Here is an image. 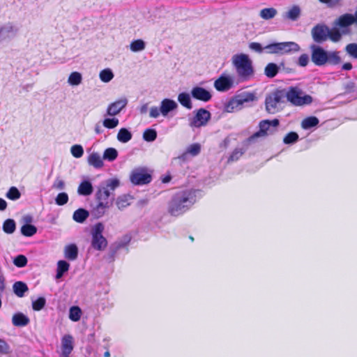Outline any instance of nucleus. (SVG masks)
<instances>
[{"label": "nucleus", "instance_id": "39448f33", "mask_svg": "<svg viewBox=\"0 0 357 357\" xmlns=\"http://www.w3.org/2000/svg\"><path fill=\"white\" fill-rule=\"evenodd\" d=\"M286 90L276 89L267 94L265 98L266 110L269 114H275L282 108L286 99Z\"/></svg>", "mask_w": 357, "mask_h": 357}, {"label": "nucleus", "instance_id": "5fc2aeb1", "mask_svg": "<svg viewBox=\"0 0 357 357\" xmlns=\"http://www.w3.org/2000/svg\"><path fill=\"white\" fill-rule=\"evenodd\" d=\"M120 185V182L117 178H112L107 181V184L105 188H107L109 191H114Z\"/></svg>", "mask_w": 357, "mask_h": 357}, {"label": "nucleus", "instance_id": "a18cd8bd", "mask_svg": "<svg viewBox=\"0 0 357 357\" xmlns=\"http://www.w3.org/2000/svg\"><path fill=\"white\" fill-rule=\"evenodd\" d=\"M46 304V300L44 297H39L32 302V308L35 311L41 310Z\"/></svg>", "mask_w": 357, "mask_h": 357}, {"label": "nucleus", "instance_id": "338daca9", "mask_svg": "<svg viewBox=\"0 0 357 357\" xmlns=\"http://www.w3.org/2000/svg\"><path fill=\"white\" fill-rule=\"evenodd\" d=\"M352 64L349 62L345 63L342 65V68L344 70H350L352 68Z\"/></svg>", "mask_w": 357, "mask_h": 357}, {"label": "nucleus", "instance_id": "2eb2a0df", "mask_svg": "<svg viewBox=\"0 0 357 357\" xmlns=\"http://www.w3.org/2000/svg\"><path fill=\"white\" fill-rule=\"evenodd\" d=\"M73 337L71 335H65L61 338V357H69L73 350Z\"/></svg>", "mask_w": 357, "mask_h": 357}, {"label": "nucleus", "instance_id": "69168bd1", "mask_svg": "<svg viewBox=\"0 0 357 357\" xmlns=\"http://www.w3.org/2000/svg\"><path fill=\"white\" fill-rule=\"evenodd\" d=\"M7 208V202L2 198H0V211H4Z\"/></svg>", "mask_w": 357, "mask_h": 357}, {"label": "nucleus", "instance_id": "393cba45", "mask_svg": "<svg viewBox=\"0 0 357 357\" xmlns=\"http://www.w3.org/2000/svg\"><path fill=\"white\" fill-rule=\"evenodd\" d=\"M89 216V213L88 211L84 208H78L73 213V218L75 222L82 223Z\"/></svg>", "mask_w": 357, "mask_h": 357}, {"label": "nucleus", "instance_id": "774afa93", "mask_svg": "<svg viewBox=\"0 0 357 357\" xmlns=\"http://www.w3.org/2000/svg\"><path fill=\"white\" fill-rule=\"evenodd\" d=\"M147 109H148V107H147V105H144L141 107L140 108V112L141 114H145L147 112Z\"/></svg>", "mask_w": 357, "mask_h": 357}, {"label": "nucleus", "instance_id": "423d86ee", "mask_svg": "<svg viewBox=\"0 0 357 357\" xmlns=\"http://www.w3.org/2000/svg\"><path fill=\"white\" fill-rule=\"evenodd\" d=\"M286 99L294 106H304L310 105L312 102V97L305 94L304 92L297 86H290L286 91Z\"/></svg>", "mask_w": 357, "mask_h": 357}, {"label": "nucleus", "instance_id": "680f3d73", "mask_svg": "<svg viewBox=\"0 0 357 357\" xmlns=\"http://www.w3.org/2000/svg\"><path fill=\"white\" fill-rule=\"evenodd\" d=\"M321 3L327 4L329 7H334L340 4V0H319Z\"/></svg>", "mask_w": 357, "mask_h": 357}, {"label": "nucleus", "instance_id": "5701e85b", "mask_svg": "<svg viewBox=\"0 0 357 357\" xmlns=\"http://www.w3.org/2000/svg\"><path fill=\"white\" fill-rule=\"evenodd\" d=\"M102 159L98 153H92L88 157V162L95 168L99 169L103 166Z\"/></svg>", "mask_w": 357, "mask_h": 357}, {"label": "nucleus", "instance_id": "0e129e2a", "mask_svg": "<svg viewBox=\"0 0 357 357\" xmlns=\"http://www.w3.org/2000/svg\"><path fill=\"white\" fill-rule=\"evenodd\" d=\"M269 126L273 127H278L280 124V121L278 119H274L273 120H268Z\"/></svg>", "mask_w": 357, "mask_h": 357}, {"label": "nucleus", "instance_id": "e433bc0d", "mask_svg": "<svg viewBox=\"0 0 357 357\" xmlns=\"http://www.w3.org/2000/svg\"><path fill=\"white\" fill-rule=\"evenodd\" d=\"M328 38L334 43L338 42L342 38V33L337 27L328 28Z\"/></svg>", "mask_w": 357, "mask_h": 357}, {"label": "nucleus", "instance_id": "6e6d98bb", "mask_svg": "<svg viewBox=\"0 0 357 357\" xmlns=\"http://www.w3.org/2000/svg\"><path fill=\"white\" fill-rule=\"evenodd\" d=\"M10 352L8 344L5 340L0 339V354H8Z\"/></svg>", "mask_w": 357, "mask_h": 357}, {"label": "nucleus", "instance_id": "09e8293b", "mask_svg": "<svg viewBox=\"0 0 357 357\" xmlns=\"http://www.w3.org/2000/svg\"><path fill=\"white\" fill-rule=\"evenodd\" d=\"M70 152L75 158H79L84 154V149L81 145L75 144L71 146Z\"/></svg>", "mask_w": 357, "mask_h": 357}, {"label": "nucleus", "instance_id": "1a4fd4ad", "mask_svg": "<svg viewBox=\"0 0 357 357\" xmlns=\"http://www.w3.org/2000/svg\"><path fill=\"white\" fill-rule=\"evenodd\" d=\"M130 181L135 185H146L151 182L152 176L145 168H137L131 172Z\"/></svg>", "mask_w": 357, "mask_h": 357}, {"label": "nucleus", "instance_id": "a878e982", "mask_svg": "<svg viewBox=\"0 0 357 357\" xmlns=\"http://www.w3.org/2000/svg\"><path fill=\"white\" fill-rule=\"evenodd\" d=\"M279 66L274 63H268L264 68V74L268 78H273L279 72Z\"/></svg>", "mask_w": 357, "mask_h": 357}, {"label": "nucleus", "instance_id": "c9c22d12", "mask_svg": "<svg viewBox=\"0 0 357 357\" xmlns=\"http://www.w3.org/2000/svg\"><path fill=\"white\" fill-rule=\"evenodd\" d=\"M82 315L81 309L78 306H73L70 308L69 319L73 321H77Z\"/></svg>", "mask_w": 357, "mask_h": 357}, {"label": "nucleus", "instance_id": "4468645a", "mask_svg": "<svg viewBox=\"0 0 357 357\" xmlns=\"http://www.w3.org/2000/svg\"><path fill=\"white\" fill-rule=\"evenodd\" d=\"M259 130L255 133H253L250 137H249L247 139L248 142H254L259 137H264L268 135V130H269L270 126L268 123V120H262L259 123Z\"/></svg>", "mask_w": 357, "mask_h": 357}, {"label": "nucleus", "instance_id": "4be33fe9", "mask_svg": "<svg viewBox=\"0 0 357 357\" xmlns=\"http://www.w3.org/2000/svg\"><path fill=\"white\" fill-rule=\"evenodd\" d=\"M92 184L89 181H84L80 183L77 188V192L80 195L88 196L93 192Z\"/></svg>", "mask_w": 357, "mask_h": 357}, {"label": "nucleus", "instance_id": "8fccbe9b", "mask_svg": "<svg viewBox=\"0 0 357 357\" xmlns=\"http://www.w3.org/2000/svg\"><path fill=\"white\" fill-rule=\"evenodd\" d=\"M345 50L353 58L357 59V44L356 43H349L346 47Z\"/></svg>", "mask_w": 357, "mask_h": 357}, {"label": "nucleus", "instance_id": "f257e3e1", "mask_svg": "<svg viewBox=\"0 0 357 357\" xmlns=\"http://www.w3.org/2000/svg\"><path fill=\"white\" fill-rule=\"evenodd\" d=\"M196 195L193 190H183L176 192L168 204V212L171 215L183 214L195 204Z\"/></svg>", "mask_w": 357, "mask_h": 357}, {"label": "nucleus", "instance_id": "c03bdc74", "mask_svg": "<svg viewBox=\"0 0 357 357\" xmlns=\"http://www.w3.org/2000/svg\"><path fill=\"white\" fill-rule=\"evenodd\" d=\"M144 48L145 43L141 39L135 40L130 43V50L132 52H139L143 50Z\"/></svg>", "mask_w": 357, "mask_h": 357}, {"label": "nucleus", "instance_id": "f704fd0d", "mask_svg": "<svg viewBox=\"0 0 357 357\" xmlns=\"http://www.w3.org/2000/svg\"><path fill=\"white\" fill-rule=\"evenodd\" d=\"M277 14L276 9L273 8H264L260 11V17L264 20H270L273 18Z\"/></svg>", "mask_w": 357, "mask_h": 357}, {"label": "nucleus", "instance_id": "bb28decb", "mask_svg": "<svg viewBox=\"0 0 357 357\" xmlns=\"http://www.w3.org/2000/svg\"><path fill=\"white\" fill-rule=\"evenodd\" d=\"M178 101L185 108L190 109L192 107L190 96L188 93L183 92L178 94Z\"/></svg>", "mask_w": 357, "mask_h": 357}, {"label": "nucleus", "instance_id": "7ed1b4c3", "mask_svg": "<svg viewBox=\"0 0 357 357\" xmlns=\"http://www.w3.org/2000/svg\"><path fill=\"white\" fill-rule=\"evenodd\" d=\"M232 63L238 78L243 81L250 79L254 75L252 61L245 54H237L232 57Z\"/></svg>", "mask_w": 357, "mask_h": 357}, {"label": "nucleus", "instance_id": "6e6552de", "mask_svg": "<svg viewBox=\"0 0 357 357\" xmlns=\"http://www.w3.org/2000/svg\"><path fill=\"white\" fill-rule=\"evenodd\" d=\"M104 229V225L101 222L96 224L92 228L91 246L96 250H104L107 246V241L102 235Z\"/></svg>", "mask_w": 357, "mask_h": 357}, {"label": "nucleus", "instance_id": "a211bd4d", "mask_svg": "<svg viewBox=\"0 0 357 357\" xmlns=\"http://www.w3.org/2000/svg\"><path fill=\"white\" fill-rule=\"evenodd\" d=\"M178 107L177 103L169 98H165L160 103V112L163 116H167L168 114L175 110Z\"/></svg>", "mask_w": 357, "mask_h": 357}, {"label": "nucleus", "instance_id": "37998d69", "mask_svg": "<svg viewBox=\"0 0 357 357\" xmlns=\"http://www.w3.org/2000/svg\"><path fill=\"white\" fill-rule=\"evenodd\" d=\"M28 262L27 258L23 255H19L13 259V264L18 268H23L26 266Z\"/></svg>", "mask_w": 357, "mask_h": 357}, {"label": "nucleus", "instance_id": "b1692460", "mask_svg": "<svg viewBox=\"0 0 357 357\" xmlns=\"http://www.w3.org/2000/svg\"><path fill=\"white\" fill-rule=\"evenodd\" d=\"M132 197L129 195H122L117 197L116 205L119 210H123L130 205V200Z\"/></svg>", "mask_w": 357, "mask_h": 357}, {"label": "nucleus", "instance_id": "864d4df0", "mask_svg": "<svg viewBox=\"0 0 357 357\" xmlns=\"http://www.w3.org/2000/svg\"><path fill=\"white\" fill-rule=\"evenodd\" d=\"M255 96L252 93H246L241 96L238 100V102L240 104H243L244 102H248L250 101H253L255 99Z\"/></svg>", "mask_w": 357, "mask_h": 357}, {"label": "nucleus", "instance_id": "9b49d317", "mask_svg": "<svg viewBox=\"0 0 357 357\" xmlns=\"http://www.w3.org/2000/svg\"><path fill=\"white\" fill-rule=\"evenodd\" d=\"M328 27L325 24H317L312 29L313 40L317 43H321L328 39Z\"/></svg>", "mask_w": 357, "mask_h": 357}, {"label": "nucleus", "instance_id": "7c9ffc66", "mask_svg": "<svg viewBox=\"0 0 357 357\" xmlns=\"http://www.w3.org/2000/svg\"><path fill=\"white\" fill-rule=\"evenodd\" d=\"M70 267V264L64 261V260H60L58 261L57 264V269H56V278H60L63 276V273L68 271Z\"/></svg>", "mask_w": 357, "mask_h": 357}, {"label": "nucleus", "instance_id": "4d7b16f0", "mask_svg": "<svg viewBox=\"0 0 357 357\" xmlns=\"http://www.w3.org/2000/svg\"><path fill=\"white\" fill-rule=\"evenodd\" d=\"M249 47L258 53H261L264 49V47H262L261 45L257 42H252L249 44Z\"/></svg>", "mask_w": 357, "mask_h": 357}, {"label": "nucleus", "instance_id": "f8f14e48", "mask_svg": "<svg viewBox=\"0 0 357 357\" xmlns=\"http://www.w3.org/2000/svg\"><path fill=\"white\" fill-rule=\"evenodd\" d=\"M233 86V80L228 76L221 75L214 82V87L218 91H227Z\"/></svg>", "mask_w": 357, "mask_h": 357}, {"label": "nucleus", "instance_id": "603ef678", "mask_svg": "<svg viewBox=\"0 0 357 357\" xmlns=\"http://www.w3.org/2000/svg\"><path fill=\"white\" fill-rule=\"evenodd\" d=\"M119 119L116 118L113 119H105L103 121V126L109 129H112L119 125Z\"/></svg>", "mask_w": 357, "mask_h": 357}, {"label": "nucleus", "instance_id": "13d9d810", "mask_svg": "<svg viewBox=\"0 0 357 357\" xmlns=\"http://www.w3.org/2000/svg\"><path fill=\"white\" fill-rule=\"evenodd\" d=\"M309 62V56L307 54H301L298 61V64L300 66L305 67L307 65Z\"/></svg>", "mask_w": 357, "mask_h": 357}, {"label": "nucleus", "instance_id": "052dcab7", "mask_svg": "<svg viewBox=\"0 0 357 357\" xmlns=\"http://www.w3.org/2000/svg\"><path fill=\"white\" fill-rule=\"evenodd\" d=\"M52 188L59 190H61L65 188V183L60 178H56L52 184Z\"/></svg>", "mask_w": 357, "mask_h": 357}, {"label": "nucleus", "instance_id": "cd10ccee", "mask_svg": "<svg viewBox=\"0 0 357 357\" xmlns=\"http://www.w3.org/2000/svg\"><path fill=\"white\" fill-rule=\"evenodd\" d=\"M132 133L125 128H121L117 134V139L122 143L129 142L132 139Z\"/></svg>", "mask_w": 357, "mask_h": 357}, {"label": "nucleus", "instance_id": "e2e57ef3", "mask_svg": "<svg viewBox=\"0 0 357 357\" xmlns=\"http://www.w3.org/2000/svg\"><path fill=\"white\" fill-rule=\"evenodd\" d=\"M6 289L5 278L3 275H0V294L3 292Z\"/></svg>", "mask_w": 357, "mask_h": 357}, {"label": "nucleus", "instance_id": "aec40b11", "mask_svg": "<svg viewBox=\"0 0 357 357\" xmlns=\"http://www.w3.org/2000/svg\"><path fill=\"white\" fill-rule=\"evenodd\" d=\"M64 256L70 261L75 260L78 257V248L77 245L73 243L66 245L64 248Z\"/></svg>", "mask_w": 357, "mask_h": 357}, {"label": "nucleus", "instance_id": "c756f323", "mask_svg": "<svg viewBox=\"0 0 357 357\" xmlns=\"http://www.w3.org/2000/svg\"><path fill=\"white\" fill-rule=\"evenodd\" d=\"M319 119L316 116H309L304 119L301 122V126L303 129H309L319 124Z\"/></svg>", "mask_w": 357, "mask_h": 357}, {"label": "nucleus", "instance_id": "de8ad7c7", "mask_svg": "<svg viewBox=\"0 0 357 357\" xmlns=\"http://www.w3.org/2000/svg\"><path fill=\"white\" fill-rule=\"evenodd\" d=\"M113 77V73L110 69H104L100 73V78L104 82H109Z\"/></svg>", "mask_w": 357, "mask_h": 357}, {"label": "nucleus", "instance_id": "ea45409f", "mask_svg": "<svg viewBox=\"0 0 357 357\" xmlns=\"http://www.w3.org/2000/svg\"><path fill=\"white\" fill-rule=\"evenodd\" d=\"M68 82L72 86H77L82 82V75L78 72H73L70 75Z\"/></svg>", "mask_w": 357, "mask_h": 357}, {"label": "nucleus", "instance_id": "3c124183", "mask_svg": "<svg viewBox=\"0 0 357 357\" xmlns=\"http://www.w3.org/2000/svg\"><path fill=\"white\" fill-rule=\"evenodd\" d=\"M201 151V146L199 144L195 143L190 145L187 149V153H190L192 156L197 155Z\"/></svg>", "mask_w": 357, "mask_h": 357}, {"label": "nucleus", "instance_id": "bf43d9fd", "mask_svg": "<svg viewBox=\"0 0 357 357\" xmlns=\"http://www.w3.org/2000/svg\"><path fill=\"white\" fill-rule=\"evenodd\" d=\"M160 114H161L160 107L159 108L155 106L151 107L150 112H149L150 117L156 119V118L159 117V116Z\"/></svg>", "mask_w": 357, "mask_h": 357}, {"label": "nucleus", "instance_id": "6ab92c4d", "mask_svg": "<svg viewBox=\"0 0 357 357\" xmlns=\"http://www.w3.org/2000/svg\"><path fill=\"white\" fill-rule=\"evenodd\" d=\"M30 320L22 312H17L12 317V324L17 327H23L29 324Z\"/></svg>", "mask_w": 357, "mask_h": 357}, {"label": "nucleus", "instance_id": "a19ab883", "mask_svg": "<svg viewBox=\"0 0 357 357\" xmlns=\"http://www.w3.org/2000/svg\"><path fill=\"white\" fill-rule=\"evenodd\" d=\"M299 136L296 132H288L283 138V142L285 144H290L296 142Z\"/></svg>", "mask_w": 357, "mask_h": 357}, {"label": "nucleus", "instance_id": "f3484780", "mask_svg": "<svg viewBox=\"0 0 357 357\" xmlns=\"http://www.w3.org/2000/svg\"><path fill=\"white\" fill-rule=\"evenodd\" d=\"M354 24V15L350 13H345L340 15L334 22V25L341 29L347 28Z\"/></svg>", "mask_w": 357, "mask_h": 357}, {"label": "nucleus", "instance_id": "f03ea898", "mask_svg": "<svg viewBox=\"0 0 357 357\" xmlns=\"http://www.w3.org/2000/svg\"><path fill=\"white\" fill-rule=\"evenodd\" d=\"M312 61L317 66L326 64L337 66L342 61L340 52L338 51L327 52L316 45L310 46Z\"/></svg>", "mask_w": 357, "mask_h": 357}, {"label": "nucleus", "instance_id": "20e7f679", "mask_svg": "<svg viewBox=\"0 0 357 357\" xmlns=\"http://www.w3.org/2000/svg\"><path fill=\"white\" fill-rule=\"evenodd\" d=\"M96 200L97 204L93 207L92 213L97 218H100L112 206L114 195L107 188H99L96 193Z\"/></svg>", "mask_w": 357, "mask_h": 357}, {"label": "nucleus", "instance_id": "dca6fc26", "mask_svg": "<svg viewBox=\"0 0 357 357\" xmlns=\"http://www.w3.org/2000/svg\"><path fill=\"white\" fill-rule=\"evenodd\" d=\"M127 100L126 98L118 100L109 105L107 109V114L109 116H115L126 106Z\"/></svg>", "mask_w": 357, "mask_h": 357}, {"label": "nucleus", "instance_id": "412c9836", "mask_svg": "<svg viewBox=\"0 0 357 357\" xmlns=\"http://www.w3.org/2000/svg\"><path fill=\"white\" fill-rule=\"evenodd\" d=\"M13 290L17 297L22 298L29 291V288L25 282L17 281L13 284Z\"/></svg>", "mask_w": 357, "mask_h": 357}, {"label": "nucleus", "instance_id": "4c0bfd02", "mask_svg": "<svg viewBox=\"0 0 357 357\" xmlns=\"http://www.w3.org/2000/svg\"><path fill=\"white\" fill-rule=\"evenodd\" d=\"M244 153L245 150H243V149H235L228 158L227 163H231L238 160L244 154Z\"/></svg>", "mask_w": 357, "mask_h": 357}, {"label": "nucleus", "instance_id": "72a5a7b5", "mask_svg": "<svg viewBox=\"0 0 357 357\" xmlns=\"http://www.w3.org/2000/svg\"><path fill=\"white\" fill-rule=\"evenodd\" d=\"M118 156V151L114 148H107L103 153L102 158L108 161H114Z\"/></svg>", "mask_w": 357, "mask_h": 357}, {"label": "nucleus", "instance_id": "49530a36", "mask_svg": "<svg viewBox=\"0 0 357 357\" xmlns=\"http://www.w3.org/2000/svg\"><path fill=\"white\" fill-rule=\"evenodd\" d=\"M68 195L66 192H60L55 198V203L58 206H63L68 202Z\"/></svg>", "mask_w": 357, "mask_h": 357}, {"label": "nucleus", "instance_id": "58836bf2", "mask_svg": "<svg viewBox=\"0 0 357 357\" xmlns=\"http://www.w3.org/2000/svg\"><path fill=\"white\" fill-rule=\"evenodd\" d=\"M157 138V132L155 129L147 128L144 131L143 139L149 142H153Z\"/></svg>", "mask_w": 357, "mask_h": 357}, {"label": "nucleus", "instance_id": "473e14b6", "mask_svg": "<svg viewBox=\"0 0 357 357\" xmlns=\"http://www.w3.org/2000/svg\"><path fill=\"white\" fill-rule=\"evenodd\" d=\"M16 229V224L14 220L7 219L3 223V230L5 233L13 234Z\"/></svg>", "mask_w": 357, "mask_h": 357}, {"label": "nucleus", "instance_id": "9d476101", "mask_svg": "<svg viewBox=\"0 0 357 357\" xmlns=\"http://www.w3.org/2000/svg\"><path fill=\"white\" fill-rule=\"evenodd\" d=\"M211 118L210 112L204 108H199L195 111L194 116L190 121L192 128H201L207 125Z\"/></svg>", "mask_w": 357, "mask_h": 357}, {"label": "nucleus", "instance_id": "c85d7f7f", "mask_svg": "<svg viewBox=\"0 0 357 357\" xmlns=\"http://www.w3.org/2000/svg\"><path fill=\"white\" fill-rule=\"evenodd\" d=\"M301 15V9L298 6H292L286 13L285 17L292 21H296Z\"/></svg>", "mask_w": 357, "mask_h": 357}, {"label": "nucleus", "instance_id": "0eeeda50", "mask_svg": "<svg viewBox=\"0 0 357 357\" xmlns=\"http://www.w3.org/2000/svg\"><path fill=\"white\" fill-rule=\"evenodd\" d=\"M268 54H284L298 52L299 45L295 42L273 43L264 47Z\"/></svg>", "mask_w": 357, "mask_h": 357}, {"label": "nucleus", "instance_id": "ddd939ff", "mask_svg": "<svg viewBox=\"0 0 357 357\" xmlns=\"http://www.w3.org/2000/svg\"><path fill=\"white\" fill-rule=\"evenodd\" d=\"M191 95L195 99L203 102H208L212 98L210 91L201 86L193 87L191 90Z\"/></svg>", "mask_w": 357, "mask_h": 357}, {"label": "nucleus", "instance_id": "79ce46f5", "mask_svg": "<svg viewBox=\"0 0 357 357\" xmlns=\"http://www.w3.org/2000/svg\"><path fill=\"white\" fill-rule=\"evenodd\" d=\"M6 197L10 200H17L20 198L21 193L16 187H10L6 193Z\"/></svg>", "mask_w": 357, "mask_h": 357}, {"label": "nucleus", "instance_id": "2f4dec72", "mask_svg": "<svg viewBox=\"0 0 357 357\" xmlns=\"http://www.w3.org/2000/svg\"><path fill=\"white\" fill-rule=\"evenodd\" d=\"M21 232L23 236L31 237L36 234L37 228L33 225L25 224L22 226Z\"/></svg>", "mask_w": 357, "mask_h": 357}]
</instances>
